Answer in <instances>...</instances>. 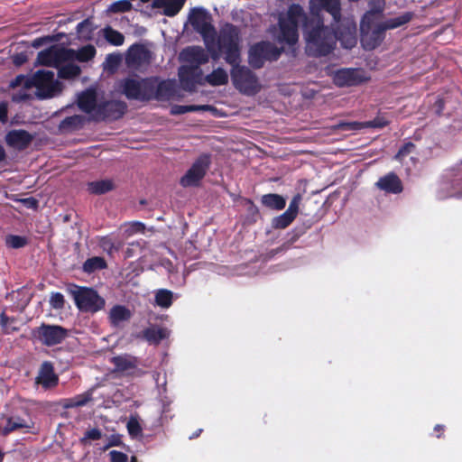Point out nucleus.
I'll return each mask as SVG.
<instances>
[{
	"instance_id": "49",
	"label": "nucleus",
	"mask_w": 462,
	"mask_h": 462,
	"mask_svg": "<svg viewBox=\"0 0 462 462\" xmlns=\"http://www.w3.org/2000/svg\"><path fill=\"white\" fill-rule=\"evenodd\" d=\"M370 10L368 12L375 13V19H379L380 14L383 10L384 0H369Z\"/></svg>"
},
{
	"instance_id": "26",
	"label": "nucleus",
	"mask_w": 462,
	"mask_h": 462,
	"mask_svg": "<svg viewBox=\"0 0 462 462\" xmlns=\"http://www.w3.org/2000/svg\"><path fill=\"white\" fill-rule=\"evenodd\" d=\"M184 3L185 0H153L152 6L155 9H162L164 15L171 17L180 11Z\"/></svg>"
},
{
	"instance_id": "62",
	"label": "nucleus",
	"mask_w": 462,
	"mask_h": 462,
	"mask_svg": "<svg viewBox=\"0 0 462 462\" xmlns=\"http://www.w3.org/2000/svg\"><path fill=\"white\" fill-rule=\"evenodd\" d=\"M434 430H442V426L438 424V425L435 426Z\"/></svg>"
},
{
	"instance_id": "32",
	"label": "nucleus",
	"mask_w": 462,
	"mask_h": 462,
	"mask_svg": "<svg viewBox=\"0 0 462 462\" xmlns=\"http://www.w3.org/2000/svg\"><path fill=\"white\" fill-rule=\"evenodd\" d=\"M84 121V116L79 115H74L64 118L60 122L59 128L62 132H71L73 130L80 128L83 125Z\"/></svg>"
},
{
	"instance_id": "50",
	"label": "nucleus",
	"mask_w": 462,
	"mask_h": 462,
	"mask_svg": "<svg viewBox=\"0 0 462 462\" xmlns=\"http://www.w3.org/2000/svg\"><path fill=\"white\" fill-rule=\"evenodd\" d=\"M144 231V225L141 222H133L125 226V232L129 236L135 233H143Z\"/></svg>"
},
{
	"instance_id": "33",
	"label": "nucleus",
	"mask_w": 462,
	"mask_h": 462,
	"mask_svg": "<svg viewBox=\"0 0 462 462\" xmlns=\"http://www.w3.org/2000/svg\"><path fill=\"white\" fill-rule=\"evenodd\" d=\"M94 391L95 388L93 387L81 394L66 400L64 406L66 408H76L86 405L89 401L92 400Z\"/></svg>"
},
{
	"instance_id": "39",
	"label": "nucleus",
	"mask_w": 462,
	"mask_h": 462,
	"mask_svg": "<svg viewBox=\"0 0 462 462\" xmlns=\"http://www.w3.org/2000/svg\"><path fill=\"white\" fill-rule=\"evenodd\" d=\"M68 63L62 64L58 68L59 69V77L62 79H73L79 75L80 69L78 65L72 63L71 61H67Z\"/></svg>"
},
{
	"instance_id": "46",
	"label": "nucleus",
	"mask_w": 462,
	"mask_h": 462,
	"mask_svg": "<svg viewBox=\"0 0 462 462\" xmlns=\"http://www.w3.org/2000/svg\"><path fill=\"white\" fill-rule=\"evenodd\" d=\"M130 1L131 0H119L114 2L109 5L107 10L115 14L127 12L132 8V4Z\"/></svg>"
},
{
	"instance_id": "57",
	"label": "nucleus",
	"mask_w": 462,
	"mask_h": 462,
	"mask_svg": "<svg viewBox=\"0 0 462 462\" xmlns=\"http://www.w3.org/2000/svg\"><path fill=\"white\" fill-rule=\"evenodd\" d=\"M54 41V39L51 36H46V37H40V38H36L32 41V46L33 48H40L41 46L46 44V43H49L51 42Z\"/></svg>"
},
{
	"instance_id": "56",
	"label": "nucleus",
	"mask_w": 462,
	"mask_h": 462,
	"mask_svg": "<svg viewBox=\"0 0 462 462\" xmlns=\"http://www.w3.org/2000/svg\"><path fill=\"white\" fill-rule=\"evenodd\" d=\"M414 149V144L411 143H408L405 145H403L396 154V158L398 160H401L402 157H404L406 154L411 153Z\"/></svg>"
},
{
	"instance_id": "20",
	"label": "nucleus",
	"mask_w": 462,
	"mask_h": 462,
	"mask_svg": "<svg viewBox=\"0 0 462 462\" xmlns=\"http://www.w3.org/2000/svg\"><path fill=\"white\" fill-rule=\"evenodd\" d=\"M125 108L124 104L120 102L107 101L98 104L96 120L116 119L124 114Z\"/></svg>"
},
{
	"instance_id": "30",
	"label": "nucleus",
	"mask_w": 462,
	"mask_h": 462,
	"mask_svg": "<svg viewBox=\"0 0 462 462\" xmlns=\"http://www.w3.org/2000/svg\"><path fill=\"white\" fill-rule=\"evenodd\" d=\"M262 204L268 208L282 210L286 205V199L279 194H265L261 199Z\"/></svg>"
},
{
	"instance_id": "54",
	"label": "nucleus",
	"mask_w": 462,
	"mask_h": 462,
	"mask_svg": "<svg viewBox=\"0 0 462 462\" xmlns=\"http://www.w3.org/2000/svg\"><path fill=\"white\" fill-rule=\"evenodd\" d=\"M109 456L111 462H127L128 460L126 454L116 450L110 451Z\"/></svg>"
},
{
	"instance_id": "19",
	"label": "nucleus",
	"mask_w": 462,
	"mask_h": 462,
	"mask_svg": "<svg viewBox=\"0 0 462 462\" xmlns=\"http://www.w3.org/2000/svg\"><path fill=\"white\" fill-rule=\"evenodd\" d=\"M388 124L383 117L377 116L374 120L366 122H341L335 128L343 132H355L366 127L383 128Z\"/></svg>"
},
{
	"instance_id": "17",
	"label": "nucleus",
	"mask_w": 462,
	"mask_h": 462,
	"mask_svg": "<svg viewBox=\"0 0 462 462\" xmlns=\"http://www.w3.org/2000/svg\"><path fill=\"white\" fill-rule=\"evenodd\" d=\"M202 71L200 68L183 64L179 69V79L182 88L192 90L197 83L200 82Z\"/></svg>"
},
{
	"instance_id": "7",
	"label": "nucleus",
	"mask_w": 462,
	"mask_h": 462,
	"mask_svg": "<svg viewBox=\"0 0 462 462\" xmlns=\"http://www.w3.org/2000/svg\"><path fill=\"white\" fill-rule=\"evenodd\" d=\"M150 78H125L119 82V90L128 98L139 101L151 99Z\"/></svg>"
},
{
	"instance_id": "27",
	"label": "nucleus",
	"mask_w": 462,
	"mask_h": 462,
	"mask_svg": "<svg viewBox=\"0 0 462 462\" xmlns=\"http://www.w3.org/2000/svg\"><path fill=\"white\" fill-rule=\"evenodd\" d=\"M5 139L10 146L23 149L31 143L32 136L24 130H13L7 134Z\"/></svg>"
},
{
	"instance_id": "48",
	"label": "nucleus",
	"mask_w": 462,
	"mask_h": 462,
	"mask_svg": "<svg viewBox=\"0 0 462 462\" xmlns=\"http://www.w3.org/2000/svg\"><path fill=\"white\" fill-rule=\"evenodd\" d=\"M50 304L53 309L60 310L64 306V297L60 292H53L50 298Z\"/></svg>"
},
{
	"instance_id": "11",
	"label": "nucleus",
	"mask_w": 462,
	"mask_h": 462,
	"mask_svg": "<svg viewBox=\"0 0 462 462\" xmlns=\"http://www.w3.org/2000/svg\"><path fill=\"white\" fill-rule=\"evenodd\" d=\"M337 31L334 34L337 36V41H339L342 47L351 49L356 46L357 42L356 38V26L352 18L339 19V22L335 23Z\"/></svg>"
},
{
	"instance_id": "44",
	"label": "nucleus",
	"mask_w": 462,
	"mask_h": 462,
	"mask_svg": "<svg viewBox=\"0 0 462 462\" xmlns=\"http://www.w3.org/2000/svg\"><path fill=\"white\" fill-rule=\"evenodd\" d=\"M126 427L129 434L134 438H136L142 434L143 430L139 423L138 416L136 415L130 416Z\"/></svg>"
},
{
	"instance_id": "58",
	"label": "nucleus",
	"mask_w": 462,
	"mask_h": 462,
	"mask_svg": "<svg viewBox=\"0 0 462 462\" xmlns=\"http://www.w3.org/2000/svg\"><path fill=\"white\" fill-rule=\"evenodd\" d=\"M7 119V104L5 102L0 103V121L5 122Z\"/></svg>"
},
{
	"instance_id": "37",
	"label": "nucleus",
	"mask_w": 462,
	"mask_h": 462,
	"mask_svg": "<svg viewBox=\"0 0 462 462\" xmlns=\"http://www.w3.org/2000/svg\"><path fill=\"white\" fill-rule=\"evenodd\" d=\"M114 185L110 180H101L88 183V190L93 194H103L113 189Z\"/></svg>"
},
{
	"instance_id": "45",
	"label": "nucleus",
	"mask_w": 462,
	"mask_h": 462,
	"mask_svg": "<svg viewBox=\"0 0 462 462\" xmlns=\"http://www.w3.org/2000/svg\"><path fill=\"white\" fill-rule=\"evenodd\" d=\"M122 61V55L120 53H111L106 58L104 67L106 69L115 71Z\"/></svg>"
},
{
	"instance_id": "16",
	"label": "nucleus",
	"mask_w": 462,
	"mask_h": 462,
	"mask_svg": "<svg viewBox=\"0 0 462 462\" xmlns=\"http://www.w3.org/2000/svg\"><path fill=\"white\" fill-rule=\"evenodd\" d=\"M363 72L356 69H342L335 72L333 80L338 87H350L363 82Z\"/></svg>"
},
{
	"instance_id": "24",
	"label": "nucleus",
	"mask_w": 462,
	"mask_h": 462,
	"mask_svg": "<svg viewBox=\"0 0 462 462\" xmlns=\"http://www.w3.org/2000/svg\"><path fill=\"white\" fill-rule=\"evenodd\" d=\"M78 104L81 110L96 120V113L97 111L98 105L97 104L96 91L93 89H87L83 91L78 98Z\"/></svg>"
},
{
	"instance_id": "60",
	"label": "nucleus",
	"mask_w": 462,
	"mask_h": 462,
	"mask_svg": "<svg viewBox=\"0 0 462 462\" xmlns=\"http://www.w3.org/2000/svg\"><path fill=\"white\" fill-rule=\"evenodd\" d=\"M435 107H436V113L440 114L442 111V108H443V101L441 99H439L435 104Z\"/></svg>"
},
{
	"instance_id": "55",
	"label": "nucleus",
	"mask_w": 462,
	"mask_h": 462,
	"mask_svg": "<svg viewBox=\"0 0 462 462\" xmlns=\"http://www.w3.org/2000/svg\"><path fill=\"white\" fill-rule=\"evenodd\" d=\"M14 321V319H10L7 317L5 312L0 314V325L5 330V332L9 333L11 330H14V328H11L9 324Z\"/></svg>"
},
{
	"instance_id": "10",
	"label": "nucleus",
	"mask_w": 462,
	"mask_h": 462,
	"mask_svg": "<svg viewBox=\"0 0 462 462\" xmlns=\"http://www.w3.org/2000/svg\"><path fill=\"white\" fill-rule=\"evenodd\" d=\"M73 52L60 45L51 46L38 53L37 63L40 65L59 68L62 63L70 61Z\"/></svg>"
},
{
	"instance_id": "13",
	"label": "nucleus",
	"mask_w": 462,
	"mask_h": 462,
	"mask_svg": "<svg viewBox=\"0 0 462 462\" xmlns=\"http://www.w3.org/2000/svg\"><path fill=\"white\" fill-rule=\"evenodd\" d=\"M39 340L51 346L61 343L67 337V329L58 325H42L37 330Z\"/></svg>"
},
{
	"instance_id": "15",
	"label": "nucleus",
	"mask_w": 462,
	"mask_h": 462,
	"mask_svg": "<svg viewBox=\"0 0 462 462\" xmlns=\"http://www.w3.org/2000/svg\"><path fill=\"white\" fill-rule=\"evenodd\" d=\"M151 99L169 100L175 92L174 83L171 80H159L158 78L151 77Z\"/></svg>"
},
{
	"instance_id": "29",
	"label": "nucleus",
	"mask_w": 462,
	"mask_h": 462,
	"mask_svg": "<svg viewBox=\"0 0 462 462\" xmlns=\"http://www.w3.org/2000/svg\"><path fill=\"white\" fill-rule=\"evenodd\" d=\"M132 313L123 305H116L109 311V320L114 327H119L131 319Z\"/></svg>"
},
{
	"instance_id": "28",
	"label": "nucleus",
	"mask_w": 462,
	"mask_h": 462,
	"mask_svg": "<svg viewBox=\"0 0 462 462\" xmlns=\"http://www.w3.org/2000/svg\"><path fill=\"white\" fill-rule=\"evenodd\" d=\"M116 371L131 374L134 373L136 368L137 360L135 357L129 355H121L112 358Z\"/></svg>"
},
{
	"instance_id": "40",
	"label": "nucleus",
	"mask_w": 462,
	"mask_h": 462,
	"mask_svg": "<svg viewBox=\"0 0 462 462\" xmlns=\"http://www.w3.org/2000/svg\"><path fill=\"white\" fill-rule=\"evenodd\" d=\"M93 31V23L90 22L89 19H86L77 25V33L79 35V38L82 40L91 39Z\"/></svg>"
},
{
	"instance_id": "38",
	"label": "nucleus",
	"mask_w": 462,
	"mask_h": 462,
	"mask_svg": "<svg viewBox=\"0 0 462 462\" xmlns=\"http://www.w3.org/2000/svg\"><path fill=\"white\" fill-rule=\"evenodd\" d=\"M105 39L114 46H121L125 42V36L118 31L107 26L103 30Z\"/></svg>"
},
{
	"instance_id": "23",
	"label": "nucleus",
	"mask_w": 462,
	"mask_h": 462,
	"mask_svg": "<svg viewBox=\"0 0 462 462\" xmlns=\"http://www.w3.org/2000/svg\"><path fill=\"white\" fill-rule=\"evenodd\" d=\"M58 376L50 362H43L36 377V383L44 388H51L58 383Z\"/></svg>"
},
{
	"instance_id": "41",
	"label": "nucleus",
	"mask_w": 462,
	"mask_h": 462,
	"mask_svg": "<svg viewBox=\"0 0 462 462\" xmlns=\"http://www.w3.org/2000/svg\"><path fill=\"white\" fill-rule=\"evenodd\" d=\"M106 266L102 257H92L88 259L83 264V270L86 273H93L97 270L104 269Z\"/></svg>"
},
{
	"instance_id": "4",
	"label": "nucleus",
	"mask_w": 462,
	"mask_h": 462,
	"mask_svg": "<svg viewBox=\"0 0 462 462\" xmlns=\"http://www.w3.org/2000/svg\"><path fill=\"white\" fill-rule=\"evenodd\" d=\"M411 18V14L405 13L382 23L378 21L379 19H375L374 12H366L360 23L361 43L363 47L366 50L376 48L383 40L386 30L400 27L408 23Z\"/></svg>"
},
{
	"instance_id": "51",
	"label": "nucleus",
	"mask_w": 462,
	"mask_h": 462,
	"mask_svg": "<svg viewBox=\"0 0 462 462\" xmlns=\"http://www.w3.org/2000/svg\"><path fill=\"white\" fill-rule=\"evenodd\" d=\"M301 201V195L297 194L293 197L291 201L289 204V207L287 208V212H289L291 215L294 216V217H297L298 211H299V206Z\"/></svg>"
},
{
	"instance_id": "2",
	"label": "nucleus",
	"mask_w": 462,
	"mask_h": 462,
	"mask_svg": "<svg viewBox=\"0 0 462 462\" xmlns=\"http://www.w3.org/2000/svg\"><path fill=\"white\" fill-rule=\"evenodd\" d=\"M217 46L226 61L233 66L231 78L235 88L245 95L257 93L260 90V84L256 76L248 68L238 64L240 61L238 29L232 24L224 26L220 31Z\"/></svg>"
},
{
	"instance_id": "59",
	"label": "nucleus",
	"mask_w": 462,
	"mask_h": 462,
	"mask_svg": "<svg viewBox=\"0 0 462 462\" xmlns=\"http://www.w3.org/2000/svg\"><path fill=\"white\" fill-rule=\"evenodd\" d=\"M26 60V55L23 53H19L14 56V62L15 65L20 66L23 64Z\"/></svg>"
},
{
	"instance_id": "14",
	"label": "nucleus",
	"mask_w": 462,
	"mask_h": 462,
	"mask_svg": "<svg viewBox=\"0 0 462 462\" xmlns=\"http://www.w3.org/2000/svg\"><path fill=\"white\" fill-rule=\"evenodd\" d=\"M310 16H319L321 10L327 11L331 14L334 23L340 19V0H310Z\"/></svg>"
},
{
	"instance_id": "22",
	"label": "nucleus",
	"mask_w": 462,
	"mask_h": 462,
	"mask_svg": "<svg viewBox=\"0 0 462 462\" xmlns=\"http://www.w3.org/2000/svg\"><path fill=\"white\" fill-rule=\"evenodd\" d=\"M376 187L386 193L398 194L402 191V183L393 172L381 177L376 182Z\"/></svg>"
},
{
	"instance_id": "47",
	"label": "nucleus",
	"mask_w": 462,
	"mask_h": 462,
	"mask_svg": "<svg viewBox=\"0 0 462 462\" xmlns=\"http://www.w3.org/2000/svg\"><path fill=\"white\" fill-rule=\"evenodd\" d=\"M5 241L6 245L11 248H21L26 244V239L20 236H8Z\"/></svg>"
},
{
	"instance_id": "36",
	"label": "nucleus",
	"mask_w": 462,
	"mask_h": 462,
	"mask_svg": "<svg viewBox=\"0 0 462 462\" xmlns=\"http://www.w3.org/2000/svg\"><path fill=\"white\" fill-rule=\"evenodd\" d=\"M458 183H446L438 193V197L440 199L448 198L462 199V191L457 190Z\"/></svg>"
},
{
	"instance_id": "21",
	"label": "nucleus",
	"mask_w": 462,
	"mask_h": 462,
	"mask_svg": "<svg viewBox=\"0 0 462 462\" xmlns=\"http://www.w3.org/2000/svg\"><path fill=\"white\" fill-rule=\"evenodd\" d=\"M34 426V422L29 417H20V416H10L6 420V424L1 428L0 432L3 436H7L13 431L26 430L27 431L31 430Z\"/></svg>"
},
{
	"instance_id": "42",
	"label": "nucleus",
	"mask_w": 462,
	"mask_h": 462,
	"mask_svg": "<svg viewBox=\"0 0 462 462\" xmlns=\"http://www.w3.org/2000/svg\"><path fill=\"white\" fill-rule=\"evenodd\" d=\"M294 219V216L285 211L273 219L272 226L274 228L282 229L287 227Z\"/></svg>"
},
{
	"instance_id": "64",
	"label": "nucleus",
	"mask_w": 462,
	"mask_h": 462,
	"mask_svg": "<svg viewBox=\"0 0 462 462\" xmlns=\"http://www.w3.org/2000/svg\"><path fill=\"white\" fill-rule=\"evenodd\" d=\"M130 462H137V459L135 457H132Z\"/></svg>"
},
{
	"instance_id": "12",
	"label": "nucleus",
	"mask_w": 462,
	"mask_h": 462,
	"mask_svg": "<svg viewBox=\"0 0 462 462\" xmlns=\"http://www.w3.org/2000/svg\"><path fill=\"white\" fill-rule=\"evenodd\" d=\"M152 60V52L143 44H133L126 52L125 63L128 68L140 69L148 66Z\"/></svg>"
},
{
	"instance_id": "31",
	"label": "nucleus",
	"mask_w": 462,
	"mask_h": 462,
	"mask_svg": "<svg viewBox=\"0 0 462 462\" xmlns=\"http://www.w3.org/2000/svg\"><path fill=\"white\" fill-rule=\"evenodd\" d=\"M204 80L213 87L226 85L228 82V74L224 69L217 68L207 75Z\"/></svg>"
},
{
	"instance_id": "43",
	"label": "nucleus",
	"mask_w": 462,
	"mask_h": 462,
	"mask_svg": "<svg viewBox=\"0 0 462 462\" xmlns=\"http://www.w3.org/2000/svg\"><path fill=\"white\" fill-rule=\"evenodd\" d=\"M211 106L208 105H203V106H175L172 107L171 112L175 115H181L188 112H194V111H206L210 110Z\"/></svg>"
},
{
	"instance_id": "3",
	"label": "nucleus",
	"mask_w": 462,
	"mask_h": 462,
	"mask_svg": "<svg viewBox=\"0 0 462 462\" xmlns=\"http://www.w3.org/2000/svg\"><path fill=\"white\" fill-rule=\"evenodd\" d=\"M10 87L21 88L13 95L14 102L30 99L33 95L40 99L53 97L62 89L61 83L55 79L54 72L48 69L38 70L32 78L19 75L10 82Z\"/></svg>"
},
{
	"instance_id": "1",
	"label": "nucleus",
	"mask_w": 462,
	"mask_h": 462,
	"mask_svg": "<svg viewBox=\"0 0 462 462\" xmlns=\"http://www.w3.org/2000/svg\"><path fill=\"white\" fill-rule=\"evenodd\" d=\"M300 23L308 53L315 57L330 53L337 42L334 30L325 26L319 16H307L303 8L296 4L289 6L286 14L279 19L278 42L295 44L299 39L298 26Z\"/></svg>"
},
{
	"instance_id": "35",
	"label": "nucleus",
	"mask_w": 462,
	"mask_h": 462,
	"mask_svg": "<svg viewBox=\"0 0 462 462\" xmlns=\"http://www.w3.org/2000/svg\"><path fill=\"white\" fill-rule=\"evenodd\" d=\"M173 301V293L172 291L161 289L158 290L155 293V303L157 306L162 309H168L171 306Z\"/></svg>"
},
{
	"instance_id": "52",
	"label": "nucleus",
	"mask_w": 462,
	"mask_h": 462,
	"mask_svg": "<svg viewBox=\"0 0 462 462\" xmlns=\"http://www.w3.org/2000/svg\"><path fill=\"white\" fill-rule=\"evenodd\" d=\"M102 432L98 429H91L86 431L81 441L86 443L88 440H97L101 439Z\"/></svg>"
},
{
	"instance_id": "9",
	"label": "nucleus",
	"mask_w": 462,
	"mask_h": 462,
	"mask_svg": "<svg viewBox=\"0 0 462 462\" xmlns=\"http://www.w3.org/2000/svg\"><path fill=\"white\" fill-rule=\"evenodd\" d=\"M210 163V156L208 154H201L180 178V185L184 188L198 186L206 175Z\"/></svg>"
},
{
	"instance_id": "63",
	"label": "nucleus",
	"mask_w": 462,
	"mask_h": 462,
	"mask_svg": "<svg viewBox=\"0 0 462 462\" xmlns=\"http://www.w3.org/2000/svg\"><path fill=\"white\" fill-rule=\"evenodd\" d=\"M4 458V453L0 450V462H2Z\"/></svg>"
},
{
	"instance_id": "18",
	"label": "nucleus",
	"mask_w": 462,
	"mask_h": 462,
	"mask_svg": "<svg viewBox=\"0 0 462 462\" xmlns=\"http://www.w3.org/2000/svg\"><path fill=\"white\" fill-rule=\"evenodd\" d=\"M180 60L185 65L195 66L199 68L208 60V55L201 47L192 46L181 51Z\"/></svg>"
},
{
	"instance_id": "61",
	"label": "nucleus",
	"mask_w": 462,
	"mask_h": 462,
	"mask_svg": "<svg viewBox=\"0 0 462 462\" xmlns=\"http://www.w3.org/2000/svg\"><path fill=\"white\" fill-rule=\"evenodd\" d=\"M5 158V152L3 146L0 145V162L4 161Z\"/></svg>"
},
{
	"instance_id": "6",
	"label": "nucleus",
	"mask_w": 462,
	"mask_h": 462,
	"mask_svg": "<svg viewBox=\"0 0 462 462\" xmlns=\"http://www.w3.org/2000/svg\"><path fill=\"white\" fill-rule=\"evenodd\" d=\"M68 291L81 311L97 312L105 306V300L91 288L71 285Z\"/></svg>"
},
{
	"instance_id": "34",
	"label": "nucleus",
	"mask_w": 462,
	"mask_h": 462,
	"mask_svg": "<svg viewBox=\"0 0 462 462\" xmlns=\"http://www.w3.org/2000/svg\"><path fill=\"white\" fill-rule=\"evenodd\" d=\"M73 56L71 57L70 61L75 60L79 61H88L96 55V49L93 45H86L80 48L78 51L72 50Z\"/></svg>"
},
{
	"instance_id": "8",
	"label": "nucleus",
	"mask_w": 462,
	"mask_h": 462,
	"mask_svg": "<svg viewBox=\"0 0 462 462\" xmlns=\"http://www.w3.org/2000/svg\"><path fill=\"white\" fill-rule=\"evenodd\" d=\"M282 53V49L271 42H262L249 50L248 60L252 67L259 69L266 60H275Z\"/></svg>"
},
{
	"instance_id": "53",
	"label": "nucleus",
	"mask_w": 462,
	"mask_h": 462,
	"mask_svg": "<svg viewBox=\"0 0 462 462\" xmlns=\"http://www.w3.org/2000/svg\"><path fill=\"white\" fill-rule=\"evenodd\" d=\"M99 245L104 251L107 252L108 254H111L115 249L114 242L108 236H103L99 241Z\"/></svg>"
},
{
	"instance_id": "25",
	"label": "nucleus",
	"mask_w": 462,
	"mask_h": 462,
	"mask_svg": "<svg viewBox=\"0 0 462 462\" xmlns=\"http://www.w3.org/2000/svg\"><path fill=\"white\" fill-rule=\"evenodd\" d=\"M171 330L167 328L151 325L142 331V337L151 345H159L162 340L170 337Z\"/></svg>"
},
{
	"instance_id": "5",
	"label": "nucleus",
	"mask_w": 462,
	"mask_h": 462,
	"mask_svg": "<svg viewBox=\"0 0 462 462\" xmlns=\"http://www.w3.org/2000/svg\"><path fill=\"white\" fill-rule=\"evenodd\" d=\"M189 21L193 29L203 37L208 50L214 52L212 57L214 59L218 58V53L214 50L216 31L211 24V17L208 12L202 7L193 8L189 13Z\"/></svg>"
}]
</instances>
